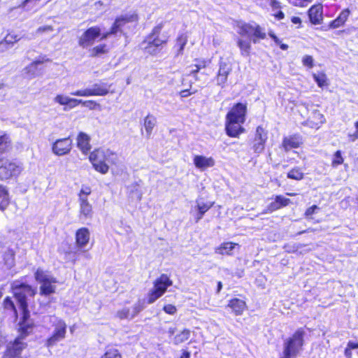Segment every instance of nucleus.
Wrapping results in <instances>:
<instances>
[{"mask_svg": "<svg viewBox=\"0 0 358 358\" xmlns=\"http://www.w3.org/2000/svg\"><path fill=\"white\" fill-rule=\"evenodd\" d=\"M310 22L314 24H319L322 20V6L321 4L313 6L308 10Z\"/></svg>", "mask_w": 358, "mask_h": 358, "instance_id": "nucleus-26", "label": "nucleus"}, {"mask_svg": "<svg viewBox=\"0 0 358 358\" xmlns=\"http://www.w3.org/2000/svg\"><path fill=\"white\" fill-rule=\"evenodd\" d=\"M302 143L301 138L298 135L286 136L282 142V147L285 152H288L292 148H297Z\"/></svg>", "mask_w": 358, "mask_h": 358, "instance_id": "nucleus-23", "label": "nucleus"}, {"mask_svg": "<svg viewBox=\"0 0 358 358\" xmlns=\"http://www.w3.org/2000/svg\"><path fill=\"white\" fill-rule=\"evenodd\" d=\"M290 203V199L285 198L281 195H278L275 198V201L271 202L266 210V213H272L282 207L287 206Z\"/></svg>", "mask_w": 358, "mask_h": 358, "instance_id": "nucleus-25", "label": "nucleus"}, {"mask_svg": "<svg viewBox=\"0 0 358 358\" xmlns=\"http://www.w3.org/2000/svg\"><path fill=\"white\" fill-rule=\"evenodd\" d=\"M237 32L241 36H247L250 38V41L257 43L260 40L266 37V34L264 28L261 27L255 22L245 23L238 22L236 23Z\"/></svg>", "mask_w": 358, "mask_h": 358, "instance_id": "nucleus-4", "label": "nucleus"}, {"mask_svg": "<svg viewBox=\"0 0 358 358\" xmlns=\"http://www.w3.org/2000/svg\"><path fill=\"white\" fill-rule=\"evenodd\" d=\"M101 30L99 27H92L87 29L79 38V45L83 48L92 45L95 39L101 36Z\"/></svg>", "mask_w": 358, "mask_h": 358, "instance_id": "nucleus-13", "label": "nucleus"}, {"mask_svg": "<svg viewBox=\"0 0 358 358\" xmlns=\"http://www.w3.org/2000/svg\"><path fill=\"white\" fill-rule=\"evenodd\" d=\"M274 16L278 20H281L284 18V13L282 11H278L276 14H274Z\"/></svg>", "mask_w": 358, "mask_h": 358, "instance_id": "nucleus-57", "label": "nucleus"}, {"mask_svg": "<svg viewBox=\"0 0 358 358\" xmlns=\"http://www.w3.org/2000/svg\"><path fill=\"white\" fill-rule=\"evenodd\" d=\"M3 306L6 309L12 310L15 312V306L10 298L7 297L4 299Z\"/></svg>", "mask_w": 358, "mask_h": 358, "instance_id": "nucleus-48", "label": "nucleus"}, {"mask_svg": "<svg viewBox=\"0 0 358 358\" xmlns=\"http://www.w3.org/2000/svg\"><path fill=\"white\" fill-rule=\"evenodd\" d=\"M21 37L19 35L14 33H9L5 36L3 41L9 45L10 47H12L15 43L19 41Z\"/></svg>", "mask_w": 358, "mask_h": 358, "instance_id": "nucleus-40", "label": "nucleus"}, {"mask_svg": "<svg viewBox=\"0 0 358 358\" xmlns=\"http://www.w3.org/2000/svg\"><path fill=\"white\" fill-rule=\"evenodd\" d=\"M292 22L294 23V24H299L301 23V19L298 17H293L292 18Z\"/></svg>", "mask_w": 358, "mask_h": 358, "instance_id": "nucleus-61", "label": "nucleus"}, {"mask_svg": "<svg viewBox=\"0 0 358 358\" xmlns=\"http://www.w3.org/2000/svg\"><path fill=\"white\" fill-rule=\"evenodd\" d=\"M145 299H139L131 307H123L117 310L116 317L120 320H132L145 308Z\"/></svg>", "mask_w": 358, "mask_h": 358, "instance_id": "nucleus-9", "label": "nucleus"}, {"mask_svg": "<svg viewBox=\"0 0 358 358\" xmlns=\"http://www.w3.org/2000/svg\"><path fill=\"white\" fill-rule=\"evenodd\" d=\"M22 171V167L15 162H5L0 166V178L1 180L8 179L13 176H18Z\"/></svg>", "mask_w": 358, "mask_h": 358, "instance_id": "nucleus-15", "label": "nucleus"}, {"mask_svg": "<svg viewBox=\"0 0 358 358\" xmlns=\"http://www.w3.org/2000/svg\"><path fill=\"white\" fill-rule=\"evenodd\" d=\"M173 284L172 280L166 274L161 275L154 282V287L148 294L147 303L151 304L160 298Z\"/></svg>", "mask_w": 358, "mask_h": 358, "instance_id": "nucleus-5", "label": "nucleus"}, {"mask_svg": "<svg viewBox=\"0 0 358 358\" xmlns=\"http://www.w3.org/2000/svg\"><path fill=\"white\" fill-rule=\"evenodd\" d=\"M326 121L324 116L317 109L313 110L305 124L313 129H319Z\"/></svg>", "mask_w": 358, "mask_h": 358, "instance_id": "nucleus-19", "label": "nucleus"}, {"mask_svg": "<svg viewBox=\"0 0 358 358\" xmlns=\"http://www.w3.org/2000/svg\"><path fill=\"white\" fill-rule=\"evenodd\" d=\"M246 112V104L238 103L234 105L231 110L227 113V120H232L244 123L245 121Z\"/></svg>", "mask_w": 358, "mask_h": 358, "instance_id": "nucleus-18", "label": "nucleus"}, {"mask_svg": "<svg viewBox=\"0 0 358 358\" xmlns=\"http://www.w3.org/2000/svg\"><path fill=\"white\" fill-rule=\"evenodd\" d=\"M243 123L232 120H227L226 132L231 137H238L241 134L245 132V129L241 126Z\"/></svg>", "mask_w": 358, "mask_h": 358, "instance_id": "nucleus-21", "label": "nucleus"}, {"mask_svg": "<svg viewBox=\"0 0 358 358\" xmlns=\"http://www.w3.org/2000/svg\"><path fill=\"white\" fill-rule=\"evenodd\" d=\"M205 66H206V64H205V63H204V64H203V65H202V66H201V65H196V69H195L192 70L191 73H192V74H193V73H197V72L199 71V69H200L201 67H205Z\"/></svg>", "mask_w": 358, "mask_h": 358, "instance_id": "nucleus-58", "label": "nucleus"}, {"mask_svg": "<svg viewBox=\"0 0 358 358\" xmlns=\"http://www.w3.org/2000/svg\"><path fill=\"white\" fill-rule=\"evenodd\" d=\"M0 263L2 264L3 268L9 270L15 266V252L9 248L5 249L2 252L1 261Z\"/></svg>", "mask_w": 358, "mask_h": 358, "instance_id": "nucleus-22", "label": "nucleus"}, {"mask_svg": "<svg viewBox=\"0 0 358 358\" xmlns=\"http://www.w3.org/2000/svg\"><path fill=\"white\" fill-rule=\"evenodd\" d=\"M109 87L106 83H96L91 88L76 90L71 94L78 96H105L109 92Z\"/></svg>", "mask_w": 358, "mask_h": 358, "instance_id": "nucleus-10", "label": "nucleus"}, {"mask_svg": "<svg viewBox=\"0 0 358 358\" xmlns=\"http://www.w3.org/2000/svg\"><path fill=\"white\" fill-rule=\"evenodd\" d=\"M232 71L231 64L223 57L220 58L219 69L215 77V81L218 86L223 88L227 81L228 76Z\"/></svg>", "mask_w": 358, "mask_h": 358, "instance_id": "nucleus-12", "label": "nucleus"}, {"mask_svg": "<svg viewBox=\"0 0 358 358\" xmlns=\"http://www.w3.org/2000/svg\"><path fill=\"white\" fill-rule=\"evenodd\" d=\"M278 45H280V48L282 50H287V48H288V45H287L284 44V43H282L281 42H280V44H278Z\"/></svg>", "mask_w": 358, "mask_h": 358, "instance_id": "nucleus-63", "label": "nucleus"}, {"mask_svg": "<svg viewBox=\"0 0 358 358\" xmlns=\"http://www.w3.org/2000/svg\"><path fill=\"white\" fill-rule=\"evenodd\" d=\"M36 280L41 285L40 293L41 295H48L55 292V278L48 271L38 268L35 272Z\"/></svg>", "mask_w": 358, "mask_h": 358, "instance_id": "nucleus-7", "label": "nucleus"}, {"mask_svg": "<svg viewBox=\"0 0 358 358\" xmlns=\"http://www.w3.org/2000/svg\"><path fill=\"white\" fill-rule=\"evenodd\" d=\"M214 203L213 202H203L200 201L199 200L196 201V208L197 210H199L200 212L205 214L213 206Z\"/></svg>", "mask_w": 358, "mask_h": 358, "instance_id": "nucleus-39", "label": "nucleus"}, {"mask_svg": "<svg viewBox=\"0 0 358 358\" xmlns=\"http://www.w3.org/2000/svg\"><path fill=\"white\" fill-rule=\"evenodd\" d=\"M236 245L238 244L231 242L224 243L215 248V253L222 255H231L232 250Z\"/></svg>", "mask_w": 358, "mask_h": 358, "instance_id": "nucleus-29", "label": "nucleus"}, {"mask_svg": "<svg viewBox=\"0 0 358 358\" xmlns=\"http://www.w3.org/2000/svg\"><path fill=\"white\" fill-rule=\"evenodd\" d=\"M101 358H122V355L118 350L114 348H108Z\"/></svg>", "mask_w": 358, "mask_h": 358, "instance_id": "nucleus-37", "label": "nucleus"}, {"mask_svg": "<svg viewBox=\"0 0 358 358\" xmlns=\"http://www.w3.org/2000/svg\"><path fill=\"white\" fill-rule=\"evenodd\" d=\"M343 162V159L341 155V152L340 150H338L335 152L334 155V159L332 161V165L333 166H338Z\"/></svg>", "mask_w": 358, "mask_h": 358, "instance_id": "nucleus-45", "label": "nucleus"}, {"mask_svg": "<svg viewBox=\"0 0 358 358\" xmlns=\"http://www.w3.org/2000/svg\"><path fill=\"white\" fill-rule=\"evenodd\" d=\"M90 137L84 132H80L77 137L78 148L84 154H87L91 149Z\"/></svg>", "mask_w": 358, "mask_h": 358, "instance_id": "nucleus-27", "label": "nucleus"}, {"mask_svg": "<svg viewBox=\"0 0 358 358\" xmlns=\"http://www.w3.org/2000/svg\"><path fill=\"white\" fill-rule=\"evenodd\" d=\"M91 188L83 186L78 194L79 203V218L85 220L91 218L93 215L92 206L88 201V196L91 194Z\"/></svg>", "mask_w": 358, "mask_h": 358, "instance_id": "nucleus-6", "label": "nucleus"}, {"mask_svg": "<svg viewBox=\"0 0 358 358\" xmlns=\"http://www.w3.org/2000/svg\"><path fill=\"white\" fill-rule=\"evenodd\" d=\"M251 41L243 40L238 38L237 41V45L241 50V55L245 57H248L250 55L251 50Z\"/></svg>", "mask_w": 358, "mask_h": 358, "instance_id": "nucleus-33", "label": "nucleus"}, {"mask_svg": "<svg viewBox=\"0 0 358 358\" xmlns=\"http://www.w3.org/2000/svg\"><path fill=\"white\" fill-rule=\"evenodd\" d=\"M42 61L36 60L31 63L23 69L24 75L28 78H34L41 73V70L38 68V65L41 64Z\"/></svg>", "mask_w": 358, "mask_h": 358, "instance_id": "nucleus-28", "label": "nucleus"}, {"mask_svg": "<svg viewBox=\"0 0 358 358\" xmlns=\"http://www.w3.org/2000/svg\"><path fill=\"white\" fill-rule=\"evenodd\" d=\"M89 159L96 171L106 174L108 172L109 164H116L117 156L110 149L101 148L92 152Z\"/></svg>", "mask_w": 358, "mask_h": 358, "instance_id": "nucleus-2", "label": "nucleus"}, {"mask_svg": "<svg viewBox=\"0 0 358 358\" xmlns=\"http://www.w3.org/2000/svg\"><path fill=\"white\" fill-rule=\"evenodd\" d=\"M287 176L290 179L301 180L303 178V173L301 171L300 168L295 167L287 173Z\"/></svg>", "mask_w": 358, "mask_h": 358, "instance_id": "nucleus-36", "label": "nucleus"}, {"mask_svg": "<svg viewBox=\"0 0 358 358\" xmlns=\"http://www.w3.org/2000/svg\"><path fill=\"white\" fill-rule=\"evenodd\" d=\"M222 288V282L219 281L217 282V293H219Z\"/></svg>", "mask_w": 358, "mask_h": 358, "instance_id": "nucleus-64", "label": "nucleus"}, {"mask_svg": "<svg viewBox=\"0 0 358 358\" xmlns=\"http://www.w3.org/2000/svg\"><path fill=\"white\" fill-rule=\"evenodd\" d=\"M187 42V36L185 35H180L176 42V46L178 48V55L182 54V50Z\"/></svg>", "mask_w": 358, "mask_h": 358, "instance_id": "nucleus-42", "label": "nucleus"}, {"mask_svg": "<svg viewBox=\"0 0 358 358\" xmlns=\"http://www.w3.org/2000/svg\"><path fill=\"white\" fill-rule=\"evenodd\" d=\"M190 357V353L187 350H183L182 355L180 358H189Z\"/></svg>", "mask_w": 358, "mask_h": 358, "instance_id": "nucleus-60", "label": "nucleus"}, {"mask_svg": "<svg viewBox=\"0 0 358 358\" xmlns=\"http://www.w3.org/2000/svg\"><path fill=\"white\" fill-rule=\"evenodd\" d=\"M176 332V328L170 327L168 330V333L169 334V336H173Z\"/></svg>", "mask_w": 358, "mask_h": 358, "instance_id": "nucleus-62", "label": "nucleus"}, {"mask_svg": "<svg viewBox=\"0 0 358 358\" xmlns=\"http://www.w3.org/2000/svg\"><path fill=\"white\" fill-rule=\"evenodd\" d=\"M193 161L195 166L201 170H205L215 165V160L211 157H207L203 155H196Z\"/></svg>", "mask_w": 358, "mask_h": 358, "instance_id": "nucleus-24", "label": "nucleus"}, {"mask_svg": "<svg viewBox=\"0 0 358 358\" xmlns=\"http://www.w3.org/2000/svg\"><path fill=\"white\" fill-rule=\"evenodd\" d=\"M228 306L234 311L236 315H241L245 308V303L239 299H231Z\"/></svg>", "mask_w": 358, "mask_h": 358, "instance_id": "nucleus-30", "label": "nucleus"}, {"mask_svg": "<svg viewBox=\"0 0 358 358\" xmlns=\"http://www.w3.org/2000/svg\"><path fill=\"white\" fill-rule=\"evenodd\" d=\"M313 58L310 55H305L302 59V63L304 66L311 69L313 67Z\"/></svg>", "mask_w": 358, "mask_h": 358, "instance_id": "nucleus-46", "label": "nucleus"}, {"mask_svg": "<svg viewBox=\"0 0 358 358\" xmlns=\"http://www.w3.org/2000/svg\"><path fill=\"white\" fill-rule=\"evenodd\" d=\"M313 76L315 81L317 83V85L320 87H323L328 85L327 76L324 73H320L317 74L314 73Z\"/></svg>", "mask_w": 358, "mask_h": 358, "instance_id": "nucleus-38", "label": "nucleus"}, {"mask_svg": "<svg viewBox=\"0 0 358 358\" xmlns=\"http://www.w3.org/2000/svg\"><path fill=\"white\" fill-rule=\"evenodd\" d=\"M53 319L54 320L52 321L54 327L52 334L45 342V345L48 348H52L58 342L64 340L66 334V324L65 322L57 317Z\"/></svg>", "mask_w": 358, "mask_h": 358, "instance_id": "nucleus-8", "label": "nucleus"}, {"mask_svg": "<svg viewBox=\"0 0 358 358\" xmlns=\"http://www.w3.org/2000/svg\"><path fill=\"white\" fill-rule=\"evenodd\" d=\"M137 20V15L136 14L132 15H124L118 17L115 20L110 30L108 32L103 33L101 35V39L104 40L107 38L110 35H116L118 33H122V28L127 23L130 22H134Z\"/></svg>", "mask_w": 358, "mask_h": 358, "instance_id": "nucleus-11", "label": "nucleus"}, {"mask_svg": "<svg viewBox=\"0 0 358 358\" xmlns=\"http://www.w3.org/2000/svg\"><path fill=\"white\" fill-rule=\"evenodd\" d=\"M203 215L204 214L203 213H201L199 210H198V212H197V213H196V215L195 216V222H199V221L202 219Z\"/></svg>", "mask_w": 358, "mask_h": 358, "instance_id": "nucleus-55", "label": "nucleus"}, {"mask_svg": "<svg viewBox=\"0 0 358 358\" xmlns=\"http://www.w3.org/2000/svg\"><path fill=\"white\" fill-rule=\"evenodd\" d=\"M319 208L316 205H313L311 207L308 208L305 213V215L307 218H310V217L315 213L317 210H318Z\"/></svg>", "mask_w": 358, "mask_h": 358, "instance_id": "nucleus-51", "label": "nucleus"}, {"mask_svg": "<svg viewBox=\"0 0 358 358\" xmlns=\"http://www.w3.org/2000/svg\"><path fill=\"white\" fill-rule=\"evenodd\" d=\"M162 27L158 25L153 29L152 34L148 38V45L145 48L148 52L155 54L156 49L166 42L165 40L158 38Z\"/></svg>", "mask_w": 358, "mask_h": 358, "instance_id": "nucleus-16", "label": "nucleus"}, {"mask_svg": "<svg viewBox=\"0 0 358 358\" xmlns=\"http://www.w3.org/2000/svg\"><path fill=\"white\" fill-rule=\"evenodd\" d=\"M81 104L83 106L89 108L90 110H94L96 107L99 106V104L98 103H96V101H92V100H88V101L82 100Z\"/></svg>", "mask_w": 358, "mask_h": 358, "instance_id": "nucleus-47", "label": "nucleus"}, {"mask_svg": "<svg viewBox=\"0 0 358 358\" xmlns=\"http://www.w3.org/2000/svg\"><path fill=\"white\" fill-rule=\"evenodd\" d=\"M54 29L51 25H45L38 27L36 31V34H49L52 32Z\"/></svg>", "mask_w": 358, "mask_h": 358, "instance_id": "nucleus-44", "label": "nucleus"}, {"mask_svg": "<svg viewBox=\"0 0 358 358\" xmlns=\"http://www.w3.org/2000/svg\"><path fill=\"white\" fill-rule=\"evenodd\" d=\"M306 331L298 329L291 336L284 340L282 352L279 358H294L303 350Z\"/></svg>", "mask_w": 358, "mask_h": 358, "instance_id": "nucleus-3", "label": "nucleus"}, {"mask_svg": "<svg viewBox=\"0 0 358 358\" xmlns=\"http://www.w3.org/2000/svg\"><path fill=\"white\" fill-rule=\"evenodd\" d=\"M72 148V140L68 137L57 140L52 145V152L58 156L67 155Z\"/></svg>", "mask_w": 358, "mask_h": 358, "instance_id": "nucleus-17", "label": "nucleus"}, {"mask_svg": "<svg viewBox=\"0 0 358 358\" xmlns=\"http://www.w3.org/2000/svg\"><path fill=\"white\" fill-rule=\"evenodd\" d=\"M345 355L347 358H351L352 357V350H350V348H345Z\"/></svg>", "mask_w": 358, "mask_h": 358, "instance_id": "nucleus-59", "label": "nucleus"}, {"mask_svg": "<svg viewBox=\"0 0 358 358\" xmlns=\"http://www.w3.org/2000/svg\"><path fill=\"white\" fill-rule=\"evenodd\" d=\"M71 100H72V101H69V104L68 105L70 108H73L76 107L77 105L81 104L82 102V99L71 98Z\"/></svg>", "mask_w": 358, "mask_h": 358, "instance_id": "nucleus-52", "label": "nucleus"}, {"mask_svg": "<svg viewBox=\"0 0 358 358\" xmlns=\"http://www.w3.org/2000/svg\"><path fill=\"white\" fill-rule=\"evenodd\" d=\"M347 348H350V350H351L353 349H357L358 348V343L349 341L347 345Z\"/></svg>", "mask_w": 358, "mask_h": 358, "instance_id": "nucleus-54", "label": "nucleus"}, {"mask_svg": "<svg viewBox=\"0 0 358 358\" xmlns=\"http://www.w3.org/2000/svg\"><path fill=\"white\" fill-rule=\"evenodd\" d=\"M180 95L181 97H187L188 96L190 95V93L189 92V90H182L180 92Z\"/></svg>", "mask_w": 358, "mask_h": 358, "instance_id": "nucleus-56", "label": "nucleus"}, {"mask_svg": "<svg viewBox=\"0 0 358 358\" xmlns=\"http://www.w3.org/2000/svg\"><path fill=\"white\" fill-rule=\"evenodd\" d=\"M10 48L3 40L0 42V52H3Z\"/></svg>", "mask_w": 358, "mask_h": 358, "instance_id": "nucleus-53", "label": "nucleus"}, {"mask_svg": "<svg viewBox=\"0 0 358 358\" xmlns=\"http://www.w3.org/2000/svg\"><path fill=\"white\" fill-rule=\"evenodd\" d=\"M90 237V230L86 227H82L76 232V245L80 249H84L89 243Z\"/></svg>", "mask_w": 358, "mask_h": 358, "instance_id": "nucleus-20", "label": "nucleus"}, {"mask_svg": "<svg viewBox=\"0 0 358 358\" xmlns=\"http://www.w3.org/2000/svg\"><path fill=\"white\" fill-rule=\"evenodd\" d=\"M54 101L62 106H68L69 104V101H72V100H71V98L68 96L57 94L54 98Z\"/></svg>", "mask_w": 358, "mask_h": 358, "instance_id": "nucleus-43", "label": "nucleus"}, {"mask_svg": "<svg viewBox=\"0 0 358 358\" xmlns=\"http://www.w3.org/2000/svg\"><path fill=\"white\" fill-rule=\"evenodd\" d=\"M267 139V131L263 127H258L252 143V149L255 153L260 154L264 151Z\"/></svg>", "mask_w": 358, "mask_h": 358, "instance_id": "nucleus-14", "label": "nucleus"}, {"mask_svg": "<svg viewBox=\"0 0 358 358\" xmlns=\"http://www.w3.org/2000/svg\"><path fill=\"white\" fill-rule=\"evenodd\" d=\"M9 194L7 189L0 185V210H3L9 203Z\"/></svg>", "mask_w": 358, "mask_h": 358, "instance_id": "nucleus-32", "label": "nucleus"}, {"mask_svg": "<svg viewBox=\"0 0 358 358\" xmlns=\"http://www.w3.org/2000/svg\"><path fill=\"white\" fill-rule=\"evenodd\" d=\"M349 13L350 12L348 10H345L342 11L336 19L331 22L330 27L331 28H338L340 26L343 25L344 22L346 21L347 18L348 17Z\"/></svg>", "mask_w": 358, "mask_h": 358, "instance_id": "nucleus-34", "label": "nucleus"}, {"mask_svg": "<svg viewBox=\"0 0 358 358\" xmlns=\"http://www.w3.org/2000/svg\"><path fill=\"white\" fill-rule=\"evenodd\" d=\"M163 310L166 313L169 315H174L177 311L176 307L171 304L164 306Z\"/></svg>", "mask_w": 358, "mask_h": 358, "instance_id": "nucleus-50", "label": "nucleus"}, {"mask_svg": "<svg viewBox=\"0 0 358 358\" xmlns=\"http://www.w3.org/2000/svg\"><path fill=\"white\" fill-rule=\"evenodd\" d=\"M107 52V47L105 44L99 45L94 48H93L90 50V54L92 56L96 57L100 55L104 54Z\"/></svg>", "mask_w": 358, "mask_h": 358, "instance_id": "nucleus-41", "label": "nucleus"}, {"mask_svg": "<svg viewBox=\"0 0 358 358\" xmlns=\"http://www.w3.org/2000/svg\"><path fill=\"white\" fill-rule=\"evenodd\" d=\"M355 131L353 134H348V138L350 141L354 142L358 139V121L354 124Z\"/></svg>", "mask_w": 358, "mask_h": 358, "instance_id": "nucleus-49", "label": "nucleus"}, {"mask_svg": "<svg viewBox=\"0 0 358 358\" xmlns=\"http://www.w3.org/2000/svg\"><path fill=\"white\" fill-rule=\"evenodd\" d=\"M157 119L152 115H148L144 119V127L146 132L147 138H150L153 128L156 125Z\"/></svg>", "mask_w": 358, "mask_h": 358, "instance_id": "nucleus-31", "label": "nucleus"}, {"mask_svg": "<svg viewBox=\"0 0 358 358\" xmlns=\"http://www.w3.org/2000/svg\"><path fill=\"white\" fill-rule=\"evenodd\" d=\"M190 336V331L189 329H184L180 333L175 336L173 340L174 345H179L189 339Z\"/></svg>", "mask_w": 358, "mask_h": 358, "instance_id": "nucleus-35", "label": "nucleus"}, {"mask_svg": "<svg viewBox=\"0 0 358 358\" xmlns=\"http://www.w3.org/2000/svg\"><path fill=\"white\" fill-rule=\"evenodd\" d=\"M12 289L19 308L22 310V321L19 323L20 336L13 342L7 344L3 358H15L19 356L27 347V343L23 342V340L32 331V324L28 321L29 313L27 300L33 297L36 292L30 285L20 282H14Z\"/></svg>", "mask_w": 358, "mask_h": 358, "instance_id": "nucleus-1", "label": "nucleus"}]
</instances>
